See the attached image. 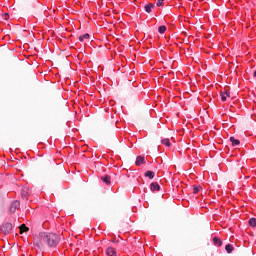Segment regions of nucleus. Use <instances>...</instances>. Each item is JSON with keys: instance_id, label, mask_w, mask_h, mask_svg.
Listing matches in <instances>:
<instances>
[{"instance_id": "nucleus-1", "label": "nucleus", "mask_w": 256, "mask_h": 256, "mask_svg": "<svg viewBox=\"0 0 256 256\" xmlns=\"http://www.w3.org/2000/svg\"><path fill=\"white\" fill-rule=\"evenodd\" d=\"M39 237L44 243H47L48 247H56L59 245V235L55 233L40 232Z\"/></svg>"}, {"instance_id": "nucleus-2", "label": "nucleus", "mask_w": 256, "mask_h": 256, "mask_svg": "<svg viewBox=\"0 0 256 256\" xmlns=\"http://www.w3.org/2000/svg\"><path fill=\"white\" fill-rule=\"evenodd\" d=\"M12 230H13V224H11V222H6L0 225V231L4 235H9V233H11Z\"/></svg>"}, {"instance_id": "nucleus-3", "label": "nucleus", "mask_w": 256, "mask_h": 256, "mask_svg": "<svg viewBox=\"0 0 256 256\" xmlns=\"http://www.w3.org/2000/svg\"><path fill=\"white\" fill-rule=\"evenodd\" d=\"M21 205V202L19 200H15L10 204L9 207V213H15V211H17V209H19Z\"/></svg>"}, {"instance_id": "nucleus-4", "label": "nucleus", "mask_w": 256, "mask_h": 256, "mask_svg": "<svg viewBox=\"0 0 256 256\" xmlns=\"http://www.w3.org/2000/svg\"><path fill=\"white\" fill-rule=\"evenodd\" d=\"M150 190L152 191V193H155V191H161V185H159L158 182H152L150 184Z\"/></svg>"}, {"instance_id": "nucleus-5", "label": "nucleus", "mask_w": 256, "mask_h": 256, "mask_svg": "<svg viewBox=\"0 0 256 256\" xmlns=\"http://www.w3.org/2000/svg\"><path fill=\"white\" fill-rule=\"evenodd\" d=\"M135 165H137V167H141V165H145V158L143 156H137Z\"/></svg>"}, {"instance_id": "nucleus-6", "label": "nucleus", "mask_w": 256, "mask_h": 256, "mask_svg": "<svg viewBox=\"0 0 256 256\" xmlns=\"http://www.w3.org/2000/svg\"><path fill=\"white\" fill-rule=\"evenodd\" d=\"M212 241L216 247H221L223 245V240L217 236L213 237Z\"/></svg>"}, {"instance_id": "nucleus-7", "label": "nucleus", "mask_w": 256, "mask_h": 256, "mask_svg": "<svg viewBox=\"0 0 256 256\" xmlns=\"http://www.w3.org/2000/svg\"><path fill=\"white\" fill-rule=\"evenodd\" d=\"M153 9H155V4L153 3H148L144 6V10L146 11V13H151Z\"/></svg>"}, {"instance_id": "nucleus-8", "label": "nucleus", "mask_w": 256, "mask_h": 256, "mask_svg": "<svg viewBox=\"0 0 256 256\" xmlns=\"http://www.w3.org/2000/svg\"><path fill=\"white\" fill-rule=\"evenodd\" d=\"M230 143H232V147H237V145H241V141L239 139H235V137L231 136L229 139Z\"/></svg>"}, {"instance_id": "nucleus-9", "label": "nucleus", "mask_w": 256, "mask_h": 256, "mask_svg": "<svg viewBox=\"0 0 256 256\" xmlns=\"http://www.w3.org/2000/svg\"><path fill=\"white\" fill-rule=\"evenodd\" d=\"M101 181H103V183L107 184V185H111V176L109 175H104L101 176Z\"/></svg>"}, {"instance_id": "nucleus-10", "label": "nucleus", "mask_w": 256, "mask_h": 256, "mask_svg": "<svg viewBox=\"0 0 256 256\" xmlns=\"http://www.w3.org/2000/svg\"><path fill=\"white\" fill-rule=\"evenodd\" d=\"M106 255L108 256H117V252L115 251V249H113V247H108L106 250Z\"/></svg>"}, {"instance_id": "nucleus-11", "label": "nucleus", "mask_w": 256, "mask_h": 256, "mask_svg": "<svg viewBox=\"0 0 256 256\" xmlns=\"http://www.w3.org/2000/svg\"><path fill=\"white\" fill-rule=\"evenodd\" d=\"M144 177H148V179H155V172H153L151 170H147L144 173Z\"/></svg>"}, {"instance_id": "nucleus-12", "label": "nucleus", "mask_w": 256, "mask_h": 256, "mask_svg": "<svg viewBox=\"0 0 256 256\" xmlns=\"http://www.w3.org/2000/svg\"><path fill=\"white\" fill-rule=\"evenodd\" d=\"M235 250V247H233L232 244H226L225 246V251L229 254L233 253V251Z\"/></svg>"}, {"instance_id": "nucleus-13", "label": "nucleus", "mask_w": 256, "mask_h": 256, "mask_svg": "<svg viewBox=\"0 0 256 256\" xmlns=\"http://www.w3.org/2000/svg\"><path fill=\"white\" fill-rule=\"evenodd\" d=\"M27 231H29V227H27V225H20V235H23V233H27Z\"/></svg>"}, {"instance_id": "nucleus-14", "label": "nucleus", "mask_w": 256, "mask_h": 256, "mask_svg": "<svg viewBox=\"0 0 256 256\" xmlns=\"http://www.w3.org/2000/svg\"><path fill=\"white\" fill-rule=\"evenodd\" d=\"M162 145H165L166 147H171V140L169 138H164L161 140Z\"/></svg>"}, {"instance_id": "nucleus-15", "label": "nucleus", "mask_w": 256, "mask_h": 256, "mask_svg": "<svg viewBox=\"0 0 256 256\" xmlns=\"http://www.w3.org/2000/svg\"><path fill=\"white\" fill-rule=\"evenodd\" d=\"M165 31H167V26L161 25L158 27V33H160V35H163Z\"/></svg>"}, {"instance_id": "nucleus-16", "label": "nucleus", "mask_w": 256, "mask_h": 256, "mask_svg": "<svg viewBox=\"0 0 256 256\" xmlns=\"http://www.w3.org/2000/svg\"><path fill=\"white\" fill-rule=\"evenodd\" d=\"M89 37H91V35H89V33H86L84 35L79 36V41L83 43L85 39H89Z\"/></svg>"}, {"instance_id": "nucleus-17", "label": "nucleus", "mask_w": 256, "mask_h": 256, "mask_svg": "<svg viewBox=\"0 0 256 256\" xmlns=\"http://www.w3.org/2000/svg\"><path fill=\"white\" fill-rule=\"evenodd\" d=\"M201 189H203V187H201V185L193 186L194 195H197V193H199V191H201Z\"/></svg>"}, {"instance_id": "nucleus-18", "label": "nucleus", "mask_w": 256, "mask_h": 256, "mask_svg": "<svg viewBox=\"0 0 256 256\" xmlns=\"http://www.w3.org/2000/svg\"><path fill=\"white\" fill-rule=\"evenodd\" d=\"M248 224L250 227H256V218H250Z\"/></svg>"}, {"instance_id": "nucleus-19", "label": "nucleus", "mask_w": 256, "mask_h": 256, "mask_svg": "<svg viewBox=\"0 0 256 256\" xmlns=\"http://www.w3.org/2000/svg\"><path fill=\"white\" fill-rule=\"evenodd\" d=\"M220 95H221V101L223 103H225V101H227V96L225 95V92L221 91L220 92Z\"/></svg>"}, {"instance_id": "nucleus-20", "label": "nucleus", "mask_w": 256, "mask_h": 256, "mask_svg": "<svg viewBox=\"0 0 256 256\" xmlns=\"http://www.w3.org/2000/svg\"><path fill=\"white\" fill-rule=\"evenodd\" d=\"M224 89H225V91L223 92L224 95H225L226 97H231V95H230V93H229V86H226Z\"/></svg>"}, {"instance_id": "nucleus-21", "label": "nucleus", "mask_w": 256, "mask_h": 256, "mask_svg": "<svg viewBox=\"0 0 256 256\" xmlns=\"http://www.w3.org/2000/svg\"><path fill=\"white\" fill-rule=\"evenodd\" d=\"M165 2V0H157L156 2V6L157 7H163V3Z\"/></svg>"}, {"instance_id": "nucleus-22", "label": "nucleus", "mask_w": 256, "mask_h": 256, "mask_svg": "<svg viewBox=\"0 0 256 256\" xmlns=\"http://www.w3.org/2000/svg\"><path fill=\"white\" fill-rule=\"evenodd\" d=\"M21 195L22 199H28L27 197H29V194L25 190L22 191Z\"/></svg>"}, {"instance_id": "nucleus-23", "label": "nucleus", "mask_w": 256, "mask_h": 256, "mask_svg": "<svg viewBox=\"0 0 256 256\" xmlns=\"http://www.w3.org/2000/svg\"><path fill=\"white\" fill-rule=\"evenodd\" d=\"M4 21H9V13H4Z\"/></svg>"}, {"instance_id": "nucleus-24", "label": "nucleus", "mask_w": 256, "mask_h": 256, "mask_svg": "<svg viewBox=\"0 0 256 256\" xmlns=\"http://www.w3.org/2000/svg\"><path fill=\"white\" fill-rule=\"evenodd\" d=\"M113 243H119V240L114 239V240H113Z\"/></svg>"}, {"instance_id": "nucleus-25", "label": "nucleus", "mask_w": 256, "mask_h": 256, "mask_svg": "<svg viewBox=\"0 0 256 256\" xmlns=\"http://www.w3.org/2000/svg\"><path fill=\"white\" fill-rule=\"evenodd\" d=\"M253 77H256V70H255L254 73H253Z\"/></svg>"}, {"instance_id": "nucleus-26", "label": "nucleus", "mask_w": 256, "mask_h": 256, "mask_svg": "<svg viewBox=\"0 0 256 256\" xmlns=\"http://www.w3.org/2000/svg\"><path fill=\"white\" fill-rule=\"evenodd\" d=\"M34 245L39 246V243H38V242H36V243H34Z\"/></svg>"}]
</instances>
